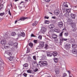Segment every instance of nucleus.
I'll return each instance as SVG.
<instances>
[{
	"mask_svg": "<svg viewBox=\"0 0 77 77\" xmlns=\"http://www.w3.org/2000/svg\"><path fill=\"white\" fill-rule=\"evenodd\" d=\"M52 18H53L54 19H55L56 18V17H52Z\"/></svg>",
	"mask_w": 77,
	"mask_h": 77,
	"instance_id": "nucleus-54",
	"label": "nucleus"
},
{
	"mask_svg": "<svg viewBox=\"0 0 77 77\" xmlns=\"http://www.w3.org/2000/svg\"><path fill=\"white\" fill-rule=\"evenodd\" d=\"M12 36H15L16 35V33L15 32H13L11 33Z\"/></svg>",
	"mask_w": 77,
	"mask_h": 77,
	"instance_id": "nucleus-28",
	"label": "nucleus"
},
{
	"mask_svg": "<svg viewBox=\"0 0 77 77\" xmlns=\"http://www.w3.org/2000/svg\"><path fill=\"white\" fill-rule=\"evenodd\" d=\"M42 60H45V59L44 57V56H43L42 59Z\"/></svg>",
	"mask_w": 77,
	"mask_h": 77,
	"instance_id": "nucleus-51",
	"label": "nucleus"
},
{
	"mask_svg": "<svg viewBox=\"0 0 77 77\" xmlns=\"http://www.w3.org/2000/svg\"><path fill=\"white\" fill-rule=\"evenodd\" d=\"M34 72H36L37 71H38V69H35L34 70Z\"/></svg>",
	"mask_w": 77,
	"mask_h": 77,
	"instance_id": "nucleus-45",
	"label": "nucleus"
},
{
	"mask_svg": "<svg viewBox=\"0 0 77 77\" xmlns=\"http://www.w3.org/2000/svg\"><path fill=\"white\" fill-rule=\"evenodd\" d=\"M23 75L24 77H27V74L26 73H24L23 74Z\"/></svg>",
	"mask_w": 77,
	"mask_h": 77,
	"instance_id": "nucleus-42",
	"label": "nucleus"
},
{
	"mask_svg": "<svg viewBox=\"0 0 77 77\" xmlns=\"http://www.w3.org/2000/svg\"><path fill=\"white\" fill-rule=\"evenodd\" d=\"M28 58H29V59H31L30 57L29 56H28Z\"/></svg>",
	"mask_w": 77,
	"mask_h": 77,
	"instance_id": "nucleus-58",
	"label": "nucleus"
},
{
	"mask_svg": "<svg viewBox=\"0 0 77 77\" xmlns=\"http://www.w3.org/2000/svg\"><path fill=\"white\" fill-rule=\"evenodd\" d=\"M52 53L50 52H47V56L48 57H51L52 56Z\"/></svg>",
	"mask_w": 77,
	"mask_h": 77,
	"instance_id": "nucleus-14",
	"label": "nucleus"
},
{
	"mask_svg": "<svg viewBox=\"0 0 77 77\" xmlns=\"http://www.w3.org/2000/svg\"><path fill=\"white\" fill-rule=\"evenodd\" d=\"M31 37H36V36H35V35H34V34H32L31 35Z\"/></svg>",
	"mask_w": 77,
	"mask_h": 77,
	"instance_id": "nucleus-36",
	"label": "nucleus"
},
{
	"mask_svg": "<svg viewBox=\"0 0 77 77\" xmlns=\"http://www.w3.org/2000/svg\"><path fill=\"white\" fill-rule=\"evenodd\" d=\"M46 32V28H45L44 27H43L41 29V32L42 33H45Z\"/></svg>",
	"mask_w": 77,
	"mask_h": 77,
	"instance_id": "nucleus-9",
	"label": "nucleus"
},
{
	"mask_svg": "<svg viewBox=\"0 0 77 77\" xmlns=\"http://www.w3.org/2000/svg\"><path fill=\"white\" fill-rule=\"evenodd\" d=\"M34 43H35V44H37V43H38V41L37 40H34Z\"/></svg>",
	"mask_w": 77,
	"mask_h": 77,
	"instance_id": "nucleus-44",
	"label": "nucleus"
},
{
	"mask_svg": "<svg viewBox=\"0 0 77 77\" xmlns=\"http://www.w3.org/2000/svg\"><path fill=\"white\" fill-rule=\"evenodd\" d=\"M8 14H9V15H10V16H11L12 14H11V11H10V10H9L8 11Z\"/></svg>",
	"mask_w": 77,
	"mask_h": 77,
	"instance_id": "nucleus-37",
	"label": "nucleus"
},
{
	"mask_svg": "<svg viewBox=\"0 0 77 77\" xmlns=\"http://www.w3.org/2000/svg\"><path fill=\"white\" fill-rule=\"evenodd\" d=\"M71 16L72 18L73 19H75V14H71Z\"/></svg>",
	"mask_w": 77,
	"mask_h": 77,
	"instance_id": "nucleus-18",
	"label": "nucleus"
},
{
	"mask_svg": "<svg viewBox=\"0 0 77 77\" xmlns=\"http://www.w3.org/2000/svg\"><path fill=\"white\" fill-rule=\"evenodd\" d=\"M64 69V70H66V68H62V70H63L64 69Z\"/></svg>",
	"mask_w": 77,
	"mask_h": 77,
	"instance_id": "nucleus-53",
	"label": "nucleus"
},
{
	"mask_svg": "<svg viewBox=\"0 0 77 77\" xmlns=\"http://www.w3.org/2000/svg\"><path fill=\"white\" fill-rule=\"evenodd\" d=\"M72 48H76V47H77V45H75L74 44H72Z\"/></svg>",
	"mask_w": 77,
	"mask_h": 77,
	"instance_id": "nucleus-25",
	"label": "nucleus"
},
{
	"mask_svg": "<svg viewBox=\"0 0 77 77\" xmlns=\"http://www.w3.org/2000/svg\"><path fill=\"white\" fill-rule=\"evenodd\" d=\"M58 25L60 27H62L63 26V22H60L58 23Z\"/></svg>",
	"mask_w": 77,
	"mask_h": 77,
	"instance_id": "nucleus-8",
	"label": "nucleus"
},
{
	"mask_svg": "<svg viewBox=\"0 0 77 77\" xmlns=\"http://www.w3.org/2000/svg\"><path fill=\"white\" fill-rule=\"evenodd\" d=\"M60 13V11L58 10H56L55 11L54 14L56 15H58Z\"/></svg>",
	"mask_w": 77,
	"mask_h": 77,
	"instance_id": "nucleus-12",
	"label": "nucleus"
},
{
	"mask_svg": "<svg viewBox=\"0 0 77 77\" xmlns=\"http://www.w3.org/2000/svg\"><path fill=\"white\" fill-rule=\"evenodd\" d=\"M7 36V35H6V34L5 35V36Z\"/></svg>",
	"mask_w": 77,
	"mask_h": 77,
	"instance_id": "nucleus-63",
	"label": "nucleus"
},
{
	"mask_svg": "<svg viewBox=\"0 0 77 77\" xmlns=\"http://www.w3.org/2000/svg\"><path fill=\"white\" fill-rule=\"evenodd\" d=\"M29 51H28V50H27V53H29Z\"/></svg>",
	"mask_w": 77,
	"mask_h": 77,
	"instance_id": "nucleus-59",
	"label": "nucleus"
},
{
	"mask_svg": "<svg viewBox=\"0 0 77 77\" xmlns=\"http://www.w3.org/2000/svg\"><path fill=\"white\" fill-rule=\"evenodd\" d=\"M49 13H50V14H51L52 15V14H52V13H51V12H49Z\"/></svg>",
	"mask_w": 77,
	"mask_h": 77,
	"instance_id": "nucleus-61",
	"label": "nucleus"
},
{
	"mask_svg": "<svg viewBox=\"0 0 77 77\" xmlns=\"http://www.w3.org/2000/svg\"><path fill=\"white\" fill-rule=\"evenodd\" d=\"M38 23V22L36 21H35L34 23H33L32 24L33 26H36Z\"/></svg>",
	"mask_w": 77,
	"mask_h": 77,
	"instance_id": "nucleus-20",
	"label": "nucleus"
},
{
	"mask_svg": "<svg viewBox=\"0 0 77 77\" xmlns=\"http://www.w3.org/2000/svg\"><path fill=\"white\" fill-rule=\"evenodd\" d=\"M52 37L53 39H56L57 38V35L56 34H53L52 35Z\"/></svg>",
	"mask_w": 77,
	"mask_h": 77,
	"instance_id": "nucleus-7",
	"label": "nucleus"
},
{
	"mask_svg": "<svg viewBox=\"0 0 77 77\" xmlns=\"http://www.w3.org/2000/svg\"><path fill=\"white\" fill-rule=\"evenodd\" d=\"M40 46H38L37 48H40V46H41L42 47H43L44 46V42H39Z\"/></svg>",
	"mask_w": 77,
	"mask_h": 77,
	"instance_id": "nucleus-4",
	"label": "nucleus"
},
{
	"mask_svg": "<svg viewBox=\"0 0 77 77\" xmlns=\"http://www.w3.org/2000/svg\"><path fill=\"white\" fill-rule=\"evenodd\" d=\"M69 34L68 33V32H65L64 33V35L65 36H68V34Z\"/></svg>",
	"mask_w": 77,
	"mask_h": 77,
	"instance_id": "nucleus-27",
	"label": "nucleus"
},
{
	"mask_svg": "<svg viewBox=\"0 0 77 77\" xmlns=\"http://www.w3.org/2000/svg\"><path fill=\"white\" fill-rule=\"evenodd\" d=\"M62 41H63L62 40V39L61 40H60V42H62Z\"/></svg>",
	"mask_w": 77,
	"mask_h": 77,
	"instance_id": "nucleus-56",
	"label": "nucleus"
},
{
	"mask_svg": "<svg viewBox=\"0 0 77 77\" xmlns=\"http://www.w3.org/2000/svg\"><path fill=\"white\" fill-rule=\"evenodd\" d=\"M52 54L53 56L55 57V56H56L57 55V52H54Z\"/></svg>",
	"mask_w": 77,
	"mask_h": 77,
	"instance_id": "nucleus-17",
	"label": "nucleus"
},
{
	"mask_svg": "<svg viewBox=\"0 0 77 77\" xmlns=\"http://www.w3.org/2000/svg\"><path fill=\"white\" fill-rule=\"evenodd\" d=\"M54 31L55 32H57V33H59L60 29H55L54 30Z\"/></svg>",
	"mask_w": 77,
	"mask_h": 77,
	"instance_id": "nucleus-22",
	"label": "nucleus"
},
{
	"mask_svg": "<svg viewBox=\"0 0 77 77\" xmlns=\"http://www.w3.org/2000/svg\"><path fill=\"white\" fill-rule=\"evenodd\" d=\"M54 27V25L53 24H51L49 26V29H53Z\"/></svg>",
	"mask_w": 77,
	"mask_h": 77,
	"instance_id": "nucleus-15",
	"label": "nucleus"
},
{
	"mask_svg": "<svg viewBox=\"0 0 77 77\" xmlns=\"http://www.w3.org/2000/svg\"><path fill=\"white\" fill-rule=\"evenodd\" d=\"M66 75H67V74H66V73H64L63 74V77H66Z\"/></svg>",
	"mask_w": 77,
	"mask_h": 77,
	"instance_id": "nucleus-41",
	"label": "nucleus"
},
{
	"mask_svg": "<svg viewBox=\"0 0 77 77\" xmlns=\"http://www.w3.org/2000/svg\"><path fill=\"white\" fill-rule=\"evenodd\" d=\"M62 9L63 11H65V9L64 8H63Z\"/></svg>",
	"mask_w": 77,
	"mask_h": 77,
	"instance_id": "nucleus-57",
	"label": "nucleus"
},
{
	"mask_svg": "<svg viewBox=\"0 0 77 77\" xmlns=\"http://www.w3.org/2000/svg\"><path fill=\"white\" fill-rule=\"evenodd\" d=\"M25 1H26V2H28L29 1L28 0H25Z\"/></svg>",
	"mask_w": 77,
	"mask_h": 77,
	"instance_id": "nucleus-62",
	"label": "nucleus"
},
{
	"mask_svg": "<svg viewBox=\"0 0 77 77\" xmlns=\"http://www.w3.org/2000/svg\"><path fill=\"white\" fill-rule=\"evenodd\" d=\"M6 53L7 54H8V55H9V56H10V57L8 58L9 60L10 61L13 60H14V56H12V53L11 52V51H6Z\"/></svg>",
	"mask_w": 77,
	"mask_h": 77,
	"instance_id": "nucleus-1",
	"label": "nucleus"
},
{
	"mask_svg": "<svg viewBox=\"0 0 77 77\" xmlns=\"http://www.w3.org/2000/svg\"><path fill=\"white\" fill-rule=\"evenodd\" d=\"M19 0H15V2H17V1H18Z\"/></svg>",
	"mask_w": 77,
	"mask_h": 77,
	"instance_id": "nucleus-60",
	"label": "nucleus"
},
{
	"mask_svg": "<svg viewBox=\"0 0 77 77\" xmlns=\"http://www.w3.org/2000/svg\"><path fill=\"white\" fill-rule=\"evenodd\" d=\"M66 11L67 12H68V13H69V12H71V10L69 9H66Z\"/></svg>",
	"mask_w": 77,
	"mask_h": 77,
	"instance_id": "nucleus-29",
	"label": "nucleus"
},
{
	"mask_svg": "<svg viewBox=\"0 0 77 77\" xmlns=\"http://www.w3.org/2000/svg\"><path fill=\"white\" fill-rule=\"evenodd\" d=\"M47 47H48V45L46 44L45 47V49H47Z\"/></svg>",
	"mask_w": 77,
	"mask_h": 77,
	"instance_id": "nucleus-43",
	"label": "nucleus"
},
{
	"mask_svg": "<svg viewBox=\"0 0 77 77\" xmlns=\"http://www.w3.org/2000/svg\"><path fill=\"white\" fill-rule=\"evenodd\" d=\"M72 52L73 54H75L77 53V50L75 49H73L72 50Z\"/></svg>",
	"mask_w": 77,
	"mask_h": 77,
	"instance_id": "nucleus-13",
	"label": "nucleus"
},
{
	"mask_svg": "<svg viewBox=\"0 0 77 77\" xmlns=\"http://www.w3.org/2000/svg\"><path fill=\"white\" fill-rule=\"evenodd\" d=\"M13 45L14 46H16V48H17V45H18V43L17 42H15L14 44Z\"/></svg>",
	"mask_w": 77,
	"mask_h": 77,
	"instance_id": "nucleus-31",
	"label": "nucleus"
},
{
	"mask_svg": "<svg viewBox=\"0 0 77 77\" xmlns=\"http://www.w3.org/2000/svg\"><path fill=\"white\" fill-rule=\"evenodd\" d=\"M4 14H5V13H1L0 14V16H2H2H3L4 15Z\"/></svg>",
	"mask_w": 77,
	"mask_h": 77,
	"instance_id": "nucleus-35",
	"label": "nucleus"
},
{
	"mask_svg": "<svg viewBox=\"0 0 77 77\" xmlns=\"http://www.w3.org/2000/svg\"><path fill=\"white\" fill-rule=\"evenodd\" d=\"M17 35L18 36V38H21V34H20L19 33L17 34Z\"/></svg>",
	"mask_w": 77,
	"mask_h": 77,
	"instance_id": "nucleus-38",
	"label": "nucleus"
},
{
	"mask_svg": "<svg viewBox=\"0 0 77 77\" xmlns=\"http://www.w3.org/2000/svg\"><path fill=\"white\" fill-rule=\"evenodd\" d=\"M71 48V46H70V44L69 43L67 44L65 46V48L66 50H68L69 48Z\"/></svg>",
	"mask_w": 77,
	"mask_h": 77,
	"instance_id": "nucleus-5",
	"label": "nucleus"
},
{
	"mask_svg": "<svg viewBox=\"0 0 77 77\" xmlns=\"http://www.w3.org/2000/svg\"><path fill=\"white\" fill-rule=\"evenodd\" d=\"M61 38V39L63 41H67V39H66V38H63L62 37Z\"/></svg>",
	"mask_w": 77,
	"mask_h": 77,
	"instance_id": "nucleus-33",
	"label": "nucleus"
},
{
	"mask_svg": "<svg viewBox=\"0 0 77 77\" xmlns=\"http://www.w3.org/2000/svg\"><path fill=\"white\" fill-rule=\"evenodd\" d=\"M66 14H64V15H65V16H66Z\"/></svg>",
	"mask_w": 77,
	"mask_h": 77,
	"instance_id": "nucleus-64",
	"label": "nucleus"
},
{
	"mask_svg": "<svg viewBox=\"0 0 77 77\" xmlns=\"http://www.w3.org/2000/svg\"><path fill=\"white\" fill-rule=\"evenodd\" d=\"M26 19H27V17H21L20 19H19V20H18V21H23V20H26Z\"/></svg>",
	"mask_w": 77,
	"mask_h": 77,
	"instance_id": "nucleus-11",
	"label": "nucleus"
},
{
	"mask_svg": "<svg viewBox=\"0 0 77 77\" xmlns=\"http://www.w3.org/2000/svg\"><path fill=\"white\" fill-rule=\"evenodd\" d=\"M68 72L69 74H71V71H70V70H68Z\"/></svg>",
	"mask_w": 77,
	"mask_h": 77,
	"instance_id": "nucleus-52",
	"label": "nucleus"
},
{
	"mask_svg": "<svg viewBox=\"0 0 77 77\" xmlns=\"http://www.w3.org/2000/svg\"><path fill=\"white\" fill-rule=\"evenodd\" d=\"M33 59H34V60H36V57H35V56H33Z\"/></svg>",
	"mask_w": 77,
	"mask_h": 77,
	"instance_id": "nucleus-49",
	"label": "nucleus"
},
{
	"mask_svg": "<svg viewBox=\"0 0 77 77\" xmlns=\"http://www.w3.org/2000/svg\"><path fill=\"white\" fill-rule=\"evenodd\" d=\"M39 65L40 66H47L48 65V63H47V61H40L39 62Z\"/></svg>",
	"mask_w": 77,
	"mask_h": 77,
	"instance_id": "nucleus-2",
	"label": "nucleus"
},
{
	"mask_svg": "<svg viewBox=\"0 0 77 77\" xmlns=\"http://www.w3.org/2000/svg\"><path fill=\"white\" fill-rule=\"evenodd\" d=\"M27 72L28 73H31L32 71L30 70H28L27 71Z\"/></svg>",
	"mask_w": 77,
	"mask_h": 77,
	"instance_id": "nucleus-34",
	"label": "nucleus"
},
{
	"mask_svg": "<svg viewBox=\"0 0 77 77\" xmlns=\"http://www.w3.org/2000/svg\"><path fill=\"white\" fill-rule=\"evenodd\" d=\"M24 67H27L28 66V64L27 63H25L23 65Z\"/></svg>",
	"mask_w": 77,
	"mask_h": 77,
	"instance_id": "nucleus-30",
	"label": "nucleus"
},
{
	"mask_svg": "<svg viewBox=\"0 0 77 77\" xmlns=\"http://www.w3.org/2000/svg\"><path fill=\"white\" fill-rule=\"evenodd\" d=\"M55 73L57 74H59L60 72L59 69L58 68L56 69H55Z\"/></svg>",
	"mask_w": 77,
	"mask_h": 77,
	"instance_id": "nucleus-10",
	"label": "nucleus"
},
{
	"mask_svg": "<svg viewBox=\"0 0 77 77\" xmlns=\"http://www.w3.org/2000/svg\"><path fill=\"white\" fill-rule=\"evenodd\" d=\"M46 19H48L49 18V17H47V16H45L44 17Z\"/></svg>",
	"mask_w": 77,
	"mask_h": 77,
	"instance_id": "nucleus-48",
	"label": "nucleus"
},
{
	"mask_svg": "<svg viewBox=\"0 0 77 77\" xmlns=\"http://www.w3.org/2000/svg\"><path fill=\"white\" fill-rule=\"evenodd\" d=\"M64 6H65V7H68V5H67V4H65L64 5Z\"/></svg>",
	"mask_w": 77,
	"mask_h": 77,
	"instance_id": "nucleus-46",
	"label": "nucleus"
},
{
	"mask_svg": "<svg viewBox=\"0 0 77 77\" xmlns=\"http://www.w3.org/2000/svg\"><path fill=\"white\" fill-rule=\"evenodd\" d=\"M63 31H62L60 34L59 37L60 38H62V36L63 35Z\"/></svg>",
	"mask_w": 77,
	"mask_h": 77,
	"instance_id": "nucleus-16",
	"label": "nucleus"
},
{
	"mask_svg": "<svg viewBox=\"0 0 77 77\" xmlns=\"http://www.w3.org/2000/svg\"><path fill=\"white\" fill-rule=\"evenodd\" d=\"M32 65L34 66H35L36 67H38V64L36 61H34L32 63Z\"/></svg>",
	"mask_w": 77,
	"mask_h": 77,
	"instance_id": "nucleus-6",
	"label": "nucleus"
},
{
	"mask_svg": "<svg viewBox=\"0 0 77 77\" xmlns=\"http://www.w3.org/2000/svg\"><path fill=\"white\" fill-rule=\"evenodd\" d=\"M49 23V21L48 20H46L45 22V24H48Z\"/></svg>",
	"mask_w": 77,
	"mask_h": 77,
	"instance_id": "nucleus-40",
	"label": "nucleus"
},
{
	"mask_svg": "<svg viewBox=\"0 0 77 77\" xmlns=\"http://www.w3.org/2000/svg\"><path fill=\"white\" fill-rule=\"evenodd\" d=\"M46 2H49L51 0H45Z\"/></svg>",
	"mask_w": 77,
	"mask_h": 77,
	"instance_id": "nucleus-50",
	"label": "nucleus"
},
{
	"mask_svg": "<svg viewBox=\"0 0 77 77\" xmlns=\"http://www.w3.org/2000/svg\"><path fill=\"white\" fill-rule=\"evenodd\" d=\"M9 44L10 45H14V43L12 41H10L9 42Z\"/></svg>",
	"mask_w": 77,
	"mask_h": 77,
	"instance_id": "nucleus-21",
	"label": "nucleus"
},
{
	"mask_svg": "<svg viewBox=\"0 0 77 77\" xmlns=\"http://www.w3.org/2000/svg\"><path fill=\"white\" fill-rule=\"evenodd\" d=\"M29 45L31 47V48H32V47H33V44L32 43H29Z\"/></svg>",
	"mask_w": 77,
	"mask_h": 77,
	"instance_id": "nucleus-26",
	"label": "nucleus"
},
{
	"mask_svg": "<svg viewBox=\"0 0 77 77\" xmlns=\"http://www.w3.org/2000/svg\"><path fill=\"white\" fill-rule=\"evenodd\" d=\"M21 35L22 37H24L25 36V33L23 32H21Z\"/></svg>",
	"mask_w": 77,
	"mask_h": 77,
	"instance_id": "nucleus-23",
	"label": "nucleus"
},
{
	"mask_svg": "<svg viewBox=\"0 0 77 77\" xmlns=\"http://www.w3.org/2000/svg\"><path fill=\"white\" fill-rule=\"evenodd\" d=\"M3 7H4L3 5H2L0 6V8L3 9Z\"/></svg>",
	"mask_w": 77,
	"mask_h": 77,
	"instance_id": "nucleus-39",
	"label": "nucleus"
},
{
	"mask_svg": "<svg viewBox=\"0 0 77 77\" xmlns=\"http://www.w3.org/2000/svg\"><path fill=\"white\" fill-rule=\"evenodd\" d=\"M38 38L39 39H42V36L39 35V36L38 37Z\"/></svg>",
	"mask_w": 77,
	"mask_h": 77,
	"instance_id": "nucleus-32",
	"label": "nucleus"
},
{
	"mask_svg": "<svg viewBox=\"0 0 77 77\" xmlns=\"http://www.w3.org/2000/svg\"><path fill=\"white\" fill-rule=\"evenodd\" d=\"M17 21H17V20H16V21H15V24H16V23H17Z\"/></svg>",
	"mask_w": 77,
	"mask_h": 77,
	"instance_id": "nucleus-55",
	"label": "nucleus"
},
{
	"mask_svg": "<svg viewBox=\"0 0 77 77\" xmlns=\"http://www.w3.org/2000/svg\"><path fill=\"white\" fill-rule=\"evenodd\" d=\"M21 4H22V5H23L24 4V2H22L20 3V5H21Z\"/></svg>",
	"mask_w": 77,
	"mask_h": 77,
	"instance_id": "nucleus-47",
	"label": "nucleus"
},
{
	"mask_svg": "<svg viewBox=\"0 0 77 77\" xmlns=\"http://www.w3.org/2000/svg\"><path fill=\"white\" fill-rule=\"evenodd\" d=\"M54 61L55 63H57L58 62V59L57 58H54Z\"/></svg>",
	"mask_w": 77,
	"mask_h": 77,
	"instance_id": "nucleus-24",
	"label": "nucleus"
},
{
	"mask_svg": "<svg viewBox=\"0 0 77 77\" xmlns=\"http://www.w3.org/2000/svg\"><path fill=\"white\" fill-rule=\"evenodd\" d=\"M1 43L2 44H4V45H5V44H6V40H2L1 42Z\"/></svg>",
	"mask_w": 77,
	"mask_h": 77,
	"instance_id": "nucleus-19",
	"label": "nucleus"
},
{
	"mask_svg": "<svg viewBox=\"0 0 77 77\" xmlns=\"http://www.w3.org/2000/svg\"><path fill=\"white\" fill-rule=\"evenodd\" d=\"M71 26L72 27V30L73 32H75L76 29H75V23H71Z\"/></svg>",
	"mask_w": 77,
	"mask_h": 77,
	"instance_id": "nucleus-3",
	"label": "nucleus"
}]
</instances>
